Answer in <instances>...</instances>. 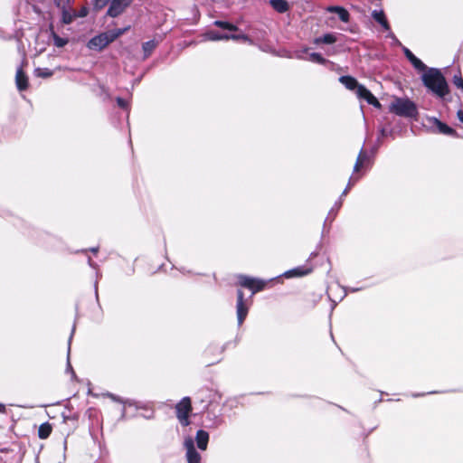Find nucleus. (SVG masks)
Masks as SVG:
<instances>
[{
	"instance_id": "1",
	"label": "nucleus",
	"mask_w": 463,
	"mask_h": 463,
	"mask_svg": "<svg viewBox=\"0 0 463 463\" xmlns=\"http://www.w3.org/2000/svg\"><path fill=\"white\" fill-rule=\"evenodd\" d=\"M421 80L423 85L438 98L443 99L449 94V85L441 71L436 68L423 71Z\"/></svg>"
},
{
	"instance_id": "2",
	"label": "nucleus",
	"mask_w": 463,
	"mask_h": 463,
	"mask_svg": "<svg viewBox=\"0 0 463 463\" xmlns=\"http://www.w3.org/2000/svg\"><path fill=\"white\" fill-rule=\"evenodd\" d=\"M128 29L129 27H126L122 29L110 30L100 33L89 41L88 47L90 50L101 51L110 43L114 42L117 38L125 33Z\"/></svg>"
},
{
	"instance_id": "3",
	"label": "nucleus",
	"mask_w": 463,
	"mask_h": 463,
	"mask_svg": "<svg viewBox=\"0 0 463 463\" xmlns=\"http://www.w3.org/2000/svg\"><path fill=\"white\" fill-rule=\"evenodd\" d=\"M389 110L398 116L407 118H413L418 114L415 103L402 98H395L390 104Z\"/></svg>"
},
{
	"instance_id": "4",
	"label": "nucleus",
	"mask_w": 463,
	"mask_h": 463,
	"mask_svg": "<svg viewBox=\"0 0 463 463\" xmlns=\"http://www.w3.org/2000/svg\"><path fill=\"white\" fill-rule=\"evenodd\" d=\"M270 281H272V279L263 280L260 279L251 278L246 275L238 276L239 285L251 290L252 295L263 290Z\"/></svg>"
},
{
	"instance_id": "5",
	"label": "nucleus",
	"mask_w": 463,
	"mask_h": 463,
	"mask_svg": "<svg viewBox=\"0 0 463 463\" xmlns=\"http://www.w3.org/2000/svg\"><path fill=\"white\" fill-rule=\"evenodd\" d=\"M251 304V301L246 300L244 298V293L242 290L238 289L237 291V303H236V314H237V321L238 325L241 326L244 322L248 312L250 306Z\"/></svg>"
},
{
	"instance_id": "6",
	"label": "nucleus",
	"mask_w": 463,
	"mask_h": 463,
	"mask_svg": "<svg viewBox=\"0 0 463 463\" xmlns=\"http://www.w3.org/2000/svg\"><path fill=\"white\" fill-rule=\"evenodd\" d=\"M192 411L191 400L189 397L183 398L175 405L176 417L184 426L189 425L188 416Z\"/></svg>"
},
{
	"instance_id": "7",
	"label": "nucleus",
	"mask_w": 463,
	"mask_h": 463,
	"mask_svg": "<svg viewBox=\"0 0 463 463\" xmlns=\"http://www.w3.org/2000/svg\"><path fill=\"white\" fill-rule=\"evenodd\" d=\"M132 1L133 0H109L107 15L113 18L119 16L131 5Z\"/></svg>"
},
{
	"instance_id": "8",
	"label": "nucleus",
	"mask_w": 463,
	"mask_h": 463,
	"mask_svg": "<svg viewBox=\"0 0 463 463\" xmlns=\"http://www.w3.org/2000/svg\"><path fill=\"white\" fill-rule=\"evenodd\" d=\"M223 39H225V40H228V39L243 40L245 42L251 43V40L249 38V36L246 34H243V33L229 35V34H220V33H214L213 31L204 32V40L215 41V40H223Z\"/></svg>"
},
{
	"instance_id": "9",
	"label": "nucleus",
	"mask_w": 463,
	"mask_h": 463,
	"mask_svg": "<svg viewBox=\"0 0 463 463\" xmlns=\"http://www.w3.org/2000/svg\"><path fill=\"white\" fill-rule=\"evenodd\" d=\"M427 120L431 125V127L437 128L438 133L447 135V136L455 137H458V135L455 129H453L447 124L443 123L437 118H434V117L428 118Z\"/></svg>"
},
{
	"instance_id": "10",
	"label": "nucleus",
	"mask_w": 463,
	"mask_h": 463,
	"mask_svg": "<svg viewBox=\"0 0 463 463\" xmlns=\"http://www.w3.org/2000/svg\"><path fill=\"white\" fill-rule=\"evenodd\" d=\"M206 352L210 356L209 360L206 361V365L210 366L222 360L223 348L217 345H208Z\"/></svg>"
},
{
	"instance_id": "11",
	"label": "nucleus",
	"mask_w": 463,
	"mask_h": 463,
	"mask_svg": "<svg viewBox=\"0 0 463 463\" xmlns=\"http://www.w3.org/2000/svg\"><path fill=\"white\" fill-rule=\"evenodd\" d=\"M356 96L359 99H365L368 104L373 106L374 108H381V103L378 101V99L364 85L358 87V90H356Z\"/></svg>"
},
{
	"instance_id": "12",
	"label": "nucleus",
	"mask_w": 463,
	"mask_h": 463,
	"mask_svg": "<svg viewBox=\"0 0 463 463\" xmlns=\"http://www.w3.org/2000/svg\"><path fill=\"white\" fill-rule=\"evenodd\" d=\"M184 447L186 449V458L188 463H200L201 457L194 449V440L192 438H188L184 441Z\"/></svg>"
},
{
	"instance_id": "13",
	"label": "nucleus",
	"mask_w": 463,
	"mask_h": 463,
	"mask_svg": "<svg viewBox=\"0 0 463 463\" xmlns=\"http://www.w3.org/2000/svg\"><path fill=\"white\" fill-rule=\"evenodd\" d=\"M404 54L416 70L420 71L427 70V66L419 58H417L409 49L404 48Z\"/></svg>"
},
{
	"instance_id": "14",
	"label": "nucleus",
	"mask_w": 463,
	"mask_h": 463,
	"mask_svg": "<svg viewBox=\"0 0 463 463\" xmlns=\"http://www.w3.org/2000/svg\"><path fill=\"white\" fill-rule=\"evenodd\" d=\"M15 83L20 91L25 90L28 88V77L24 72L22 68H18L15 75Z\"/></svg>"
},
{
	"instance_id": "15",
	"label": "nucleus",
	"mask_w": 463,
	"mask_h": 463,
	"mask_svg": "<svg viewBox=\"0 0 463 463\" xmlns=\"http://www.w3.org/2000/svg\"><path fill=\"white\" fill-rule=\"evenodd\" d=\"M326 11L329 12V13H335V14H337L338 16H339V19L342 22L347 23L349 21L350 14L347 12V10L345 9L344 7H342V6L330 5V6L326 7Z\"/></svg>"
},
{
	"instance_id": "16",
	"label": "nucleus",
	"mask_w": 463,
	"mask_h": 463,
	"mask_svg": "<svg viewBox=\"0 0 463 463\" xmlns=\"http://www.w3.org/2000/svg\"><path fill=\"white\" fill-rule=\"evenodd\" d=\"M372 17L382 25L384 31H390V24L386 19L385 14L383 10H373L372 12Z\"/></svg>"
},
{
	"instance_id": "17",
	"label": "nucleus",
	"mask_w": 463,
	"mask_h": 463,
	"mask_svg": "<svg viewBox=\"0 0 463 463\" xmlns=\"http://www.w3.org/2000/svg\"><path fill=\"white\" fill-rule=\"evenodd\" d=\"M339 81L347 89V90H354L356 92V90H358V87L359 86H362L361 84L358 83V81L356 80L355 78L352 77V76H341L339 78Z\"/></svg>"
},
{
	"instance_id": "18",
	"label": "nucleus",
	"mask_w": 463,
	"mask_h": 463,
	"mask_svg": "<svg viewBox=\"0 0 463 463\" xmlns=\"http://www.w3.org/2000/svg\"><path fill=\"white\" fill-rule=\"evenodd\" d=\"M369 161V155L366 151L364 150V148H361L356 162L354 165V172H358L360 168L367 162Z\"/></svg>"
},
{
	"instance_id": "19",
	"label": "nucleus",
	"mask_w": 463,
	"mask_h": 463,
	"mask_svg": "<svg viewBox=\"0 0 463 463\" xmlns=\"http://www.w3.org/2000/svg\"><path fill=\"white\" fill-rule=\"evenodd\" d=\"M269 4L274 10L280 14L287 12L289 8L288 3L286 0H270Z\"/></svg>"
},
{
	"instance_id": "20",
	"label": "nucleus",
	"mask_w": 463,
	"mask_h": 463,
	"mask_svg": "<svg viewBox=\"0 0 463 463\" xmlns=\"http://www.w3.org/2000/svg\"><path fill=\"white\" fill-rule=\"evenodd\" d=\"M62 13V22L66 24H71L73 19L77 16L75 12L71 9V5L65 8H60Z\"/></svg>"
},
{
	"instance_id": "21",
	"label": "nucleus",
	"mask_w": 463,
	"mask_h": 463,
	"mask_svg": "<svg viewBox=\"0 0 463 463\" xmlns=\"http://www.w3.org/2000/svg\"><path fill=\"white\" fill-rule=\"evenodd\" d=\"M336 42V36L334 33H326L320 37L314 39V43L318 44H332Z\"/></svg>"
},
{
	"instance_id": "22",
	"label": "nucleus",
	"mask_w": 463,
	"mask_h": 463,
	"mask_svg": "<svg viewBox=\"0 0 463 463\" xmlns=\"http://www.w3.org/2000/svg\"><path fill=\"white\" fill-rule=\"evenodd\" d=\"M310 272V269H304L302 267L295 268L290 270H288L284 273V276L286 278H292V277H302Z\"/></svg>"
},
{
	"instance_id": "23",
	"label": "nucleus",
	"mask_w": 463,
	"mask_h": 463,
	"mask_svg": "<svg viewBox=\"0 0 463 463\" xmlns=\"http://www.w3.org/2000/svg\"><path fill=\"white\" fill-rule=\"evenodd\" d=\"M52 428L49 422H44L38 429V437L42 439H47L52 433Z\"/></svg>"
},
{
	"instance_id": "24",
	"label": "nucleus",
	"mask_w": 463,
	"mask_h": 463,
	"mask_svg": "<svg viewBox=\"0 0 463 463\" xmlns=\"http://www.w3.org/2000/svg\"><path fill=\"white\" fill-rule=\"evenodd\" d=\"M156 47V43L154 40L143 43L142 48L144 51V59L148 58Z\"/></svg>"
},
{
	"instance_id": "25",
	"label": "nucleus",
	"mask_w": 463,
	"mask_h": 463,
	"mask_svg": "<svg viewBox=\"0 0 463 463\" xmlns=\"http://www.w3.org/2000/svg\"><path fill=\"white\" fill-rule=\"evenodd\" d=\"M307 61H312L314 63L317 64H326V59H325L320 53L318 52H311L308 54Z\"/></svg>"
},
{
	"instance_id": "26",
	"label": "nucleus",
	"mask_w": 463,
	"mask_h": 463,
	"mask_svg": "<svg viewBox=\"0 0 463 463\" xmlns=\"http://www.w3.org/2000/svg\"><path fill=\"white\" fill-rule=\"evenodd\" d=\"M341 206H342V198H339V200L335 203L334 206L329 211L326 221L327 220L333 221L334 218L335 217L338 210L341 208Z\"/></svg>"
},
{
	"instance_id": "27",
	"label": "nucleus",
	"mask_w": 463,
	"mask_h": 463,
	"mask_svg": "<svg viewBox=\"0 0 463 463\" xmlns=\"http://www.w3.org/2000/svg\"><path fill=\"white\" fill-rule=\"evenodd\" d=\"M214 24L218 27H221L222 29H227L231 32H234V31H237L238 28L237 26L228 23V22H223V21H215L214 22Z\"/></svg>"
},
{
	"instance_id": "28",
	"label": "nucleus",
	"mask_w": 463,
	"mask_h": 463,
	"mask_svg": "<svg viewBox=\"0 0 463 463\" xmlns=\"http://www.w3.org/2000/svg\"><path fill=\"white\" fill-rule=\"evenodd\" d=\"M211 397L212 400L210 402L209 407L213 408V411H215L219 407L221 396L217 392H213Z\"/></svg>"
},
{
	"instance_id": "29",
	"label": "nucleus",
	"mask_w": 463,
	"mask_h": 463,
	"mask_svg": "<svg viewBox=\"0 0 463 463\" xmlns=\"http://www.w3.org/2000/svg\"><path fill=\"white\" fill-rule=\"evenodd\" d=\"M358 180H359V176H358V175H357V176H354V175H352V176L349 178V182H348V184H347V186H346V187H345V189L343 191V193H342V194H341L340 198H342V199H343V197H344V196H345V195L348 194V192H349V190L351 189V187H352V186H353V185H354V184Z\"/></svg>"
},
{
	"instance_id": "30",
	"label": "nucleus",
	"mask_w": 463,
	"mask_h": 463,
	"mask_svg": "<svg viewBox=\"0 0 463 463\" xmlns=\"http://www.w3.org/2000/svg\"><path fill=\"white\" fill-rule=\"evenodd\" d=\"M308 54V48H303L297 50L294 53V57L298 60L307 61Z\"/></svg>"
},
{
	"instance_id": "31",
	"label": "nucleus",
	"mask_w": 463,
	"mask_h": 463,
	"mask_svg": "<svg viewBox=\"0 0 463 463\" xmlns=\"http://www.w3.org/2000/svg\"><path fill=\"white\" fill-rule=\"evenodd\" d=\"M453 83L463 93V78H462L460 72H458V74L454 75V77H453Z\"/></svg>"
},
{
	"instance_id": "32",
	"label": "nucleus",
	"mask_w": 463,
	"mask_h": 463,
	"mask_svg": "<svg viewBox=\"0 0 463 463\" xmlns=\"http://www.w3.org/2000/svg\"><path fill=\"white\" fill-rule=\"evenodd\" d=\"M35 74L38 77L48 78V77L52 76L53 73L49 69H40V68H38V69L35 70Z\"/></svg>"
},
{
	"instance_id": "33",
	"label": "nucleus",
	"mask_w": 463,
	"mask_h": 463,
	"mask_svg": "<svg viewBox=\"0 0 463 463\" xmlns=\"http://www.w3.org/2000/svg\"><path fill=\"white\" fill-rule=\"evenodd\" d=\"M53 41H54V44L57 46V47H63L67 44L68 43V40L67 39H64V38H61L56 34L53 35Z\"/></svg>"
},
{
	"instance_id": "34",
	"label": "nucleus",
	"mask_w": 463,
	"mask_h": 463,
	"mask_svg": "<svg viewBox=\"0 0 463 463\" xmlns=\"http://www.w3.org/2000/svg\"><path fill=\"white\" fill-rule=\"evenodd\" d=\"M73 0H54V4L58 8H65L66 6H70Z\"/></svg>"
},
{
	"instance_id": "35",
	"label": "nucleus",
	"mask_w": 463,
	"mask_h": 463,
	"mask_svg": "<svg viewBox=\"0 0 463 463\" xmlns=\"http://www.w3.org/2000/svg\"><path fill=\"white\" fill-rule=\"evenodd\" d=\"M92 2L97 9H102L109 4V0H92Z\"/></svg>"
},
{
	"instance_id": "36",
	"label": "nucleus",
	"mask_w": 463,
	"mask_h": 463,
	"mask_svg": "<svg viewBox=\"0 0 463 463\" xmlns=\"http://www.w3.org/2000/svg\"><path fill=\"white\" fill-rule=\"evenodd\" d=\"M196 443L200 449H203V430H198L196 432Z\"/></svg>"
},
{
	"instance_id": "37",
	"label": "nucleus",
	"mask_w": 463,
	"mask_h": 463,
	"mask_svg": "<svg viewBox=\"0 0 463 463\" xmlns=\"http://www.w3.org/2000/svg\"><path fill=\"white\" fill-rule=\"evenodd\" d=\"M117 103L118 105L120 107V108H126L127 107V101L125 99H123L122 98H118L117 99Z\"/></svg>"
},
{
	"instance_id": "38",
	"label": "nucleus",
	"mask_w": 463,
	"mask_h": 463,
	"mask_svg": "<svg viewBox=\"0 0 463 463\" xmlns=\"http://www.w3.org/2000/svg\"><path fill=\"white\" fill-rule=\"evenodd\" d=\"M87 14H88V8L87 7H83L80 11L79 14H77V16L85 17Z\"/></svg>"
},
{
	"instance_id": "39",
	"label": "nucleus",
	"mask_w": 463,
	"mask_h": 463,
	"mask_svg": "<svg viewBox=\"0 0 463 463\" xmlns=\"http://www.w3.org/2000/svg\"><path fill=\"white\" fill-rule=\"evenodd\" d=\"M388 32V34L386 35V37L388 38H391L394 41H398L397 38L395 37L394 33L390 30V31H387Z\"/></svg>"
},
{
	"instance_id": "40",
	"label": "nucleus",
	"mask_w": 463,
	"mask_h": 463,
	"mask_svg": "<svg viewBox=\"0 0 463 463\" xmlns=\"http://www.w3.org/2000/svg\"><path fill=\"white\" fill-rule=\"evenodd\" d=\"M208 440H209V434L206 431H204V449H206Z\"/></svg>"
},
{
	"instance_id": "41",
	"label": "nucleus",
	"mask_w": 463,
	"mask_h": 463,
	"mask_svg": "<svg viewBox=\"0 0 463 463\" xmlns=\"http://www.w3.org/2000/svg\"><path fill=\"white\" fill-rule=\"evenodd\" d=\"M458 118L463 123V111L462 110L458 111Z\"/></svg>"
},
{
	"instance_id": "42",
	"label": "nucleus",
	"mask_w": 463,
	"mask_h": 463,
	"mask_svg": "<svg viewBox=\"0 0 463 463\" xmlns=\"http://www.w3.org/2000/svg\"><path fill=\"white\" fill-rule=\"evenodd\" d=\"M71 337H72V335H71V337H70V339H69L68 354H70V351H71Z\"/></svg>"
},
{
	"instance_id": "43",
	"label": "nucleus",
	"mask_w": 463,
	"mask_h": 463,
	"mask_svg": "<svg viewBox=\"0 0 463 463\" xmlns=\"http://www.w3.org/2000/svg\"><path fill=\"white\" fill-rule=\"evenodd\" d=\"M333 289H334V287H330V288H328L327 294H328V297H329V298H331V292H332V290H333Z\"/></svg>"
},
{
	"instance_id": "44",
	"label": "nucleus",
	"mask_w": 463,
	"mask_h": 463,
	"mask_svg": "<svg viewBox=\"0 0 463 463\" xmlns=\"http://www.w3.org/2000/svg\"><path fill=\"white\" fill-rule=\"evenodd\" d=\"M90 250L93 253H97L98 252V248H91L90 249Z\"/></svg>"
},
{
	"instance_id": "45",
	"label": "nucleus",
	"mask_w": 463,
	"mask_h": 463,
	"mask_svg": "<svg viewBox=\"0 0 463 463\" xmlns=\"http://www.w3.org/2000/svg\"><path fill=\"white\" fill-rule=\"evenodd\" d=\"M5 411V405L0 403V412Z\"/></svg>"
},
{
	"instance_id": "46",
	"label": "nucleus",
	"mask_w": 463,
	"mask_h": 463,
	"mask_svg": "<svg viewBox=\"0 0 463 463\" xmlns=\"http://www.w3.org/2000/svg\"><path fill=\"white\" fill-rule=\"evenodd\" d=\"M68 370H71V371L73 373V371H72V367H71V365L70 364V363H69V362H68Z\"/></svg>"
},
{
	"instance_id": "47",
	"label": "nucleus",
	"mask_w": 463,
	"mask_h": 463,
	"mask_svg": "<svg viewBox=\"0 0 463 463\" xmlns=\"http://www.w3.org/2000/svg\"><path fill=\"white\" fill-rule=\"evenodd\" d=\"M358 290H359V288H352V289H351V291H353V292H356V291H358Z\"/></svg>"
},
{
	"instance_id": "48",
	"label": "nucleus",
	"mask_w": 463,
	"mask_h": 463,
	"mask_svg": "<svg viewBox=\"0 0 463 463\" xmlns=\"http://www.w3.org/2000/svg\"><path fill=\"white\" fill-rule=\"evenodd\" d=\"M335 306H336V302H335V301H334V304H333V306H332V309H334Z\"/></svg>"
},
{
	"instance_id": "49",
	"label": "nucleus",
	"mask_w": 463,
	"mask_h": 463,
	"mask_svg": "<svg viewBox=\"0 0 463 463\" xmlns=\"http://www.w3.org/2000/svg\"><path fill=\"white\" fill-rule=\"evenodd\" d=\"M421 395H422V394H418V393H417V394H413L412 396H413V397H419V396H421Z\"/></svg>"
},
{
	"instance_id": "50",
	"label": "nucleus",
	"mask_w": 463,
	"mask_h": 463,
	"mask_svg": "<svg viewBox=\"0 0 463 463\" xmlns=\"http://www.w3.org/2000/svg\"><path fill=\"white\" fill-rule=\"evenodd\" d=\"M109 396H110L113 400H116V397H115L113 394H109Z\"/></svg>"
},
{
	"instance_id": "51",
	"label": "nucleus",
	"mask_w": 463,
	"mask_h": 463,
	"mask_svg": "<svg viewBox=\"0 0 463 463\" xmlns=\"http://www.w3.org/2000/svg\"><path fill=\"white\" fill-rule=\"evenodd\" d=\"M345 292L344 293V295L342 297H340V300L343 299V298L345 296Z\"/></svg>"
},
{
	"instance_id": "52",
	"label": "nucleus",
	"mask_w": 463,
	"mask_h": 463,
	"mask_svg": "<svg viewBox=\"0 0 463 463\" xmlns=\"http://www.w3.org/2000/svg\"><path fill=\"white\" fill-rule=\"evenodd\" d=\"M89 263H90V266H92V262H91L90 259H89Z\"/></svg>"
},
{
	"instance_id": "53",
	"label": "nucleus",
	"mask_w": 463,
	"mask_h": 463,
	"mask_svg": "<svg viewBox=\"0 0 463 463\" xmlns=\"http://www.w3.org/2000/svg\"><path fill=\"white\" fill-rule=\"evenodd\" d=\"M63 418H64V420H67L70 419L69 417H66V416H63Z\"/></svg>"
},
{
	"instance_id": "54",
	"label": "nucleus",
	"mask_w": 463,
	"mask_h": 463,
	"mask_svg": "<svg viewBox=\"0 0 463 463\" xmlns=\"http://www.w3.org/2000/svg\"><path fill=\"white\" fill-rule=\"evenodd\" d=\"M381 133H382L383 136L384 135V129L383 128L382 129Z\"/></svg>"
},
{
	"instance_id": "55",
	"label": "nucleus",
	"mask_w": 463,
	"mask_h": 463,
	"mask_svg": "<svg viewBox=\"0 0 463 463\" xmlns=\"http://www.w3.org/2000/svg\"><path fill=\"white\" fill-rule=\"evenodd\" d=\"M252 296H253V295L251 294V296H250V297H249V299H248V300H250V299H251V297H252Z\"/></svg>"
}]
</instances>
